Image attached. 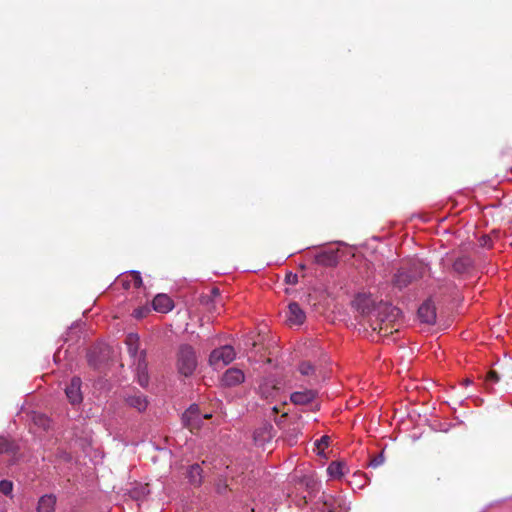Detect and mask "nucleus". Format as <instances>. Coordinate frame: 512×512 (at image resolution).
<instances>
[{
    "mask_svg": "<svg viewBox=\"0 0 512 512\" xmlns=\"http://www.w3.org/2000/svg\"><path fill=\"white\" fill-rule=\"evenodd\" d=\"M138 384L146 388L149 384L148 363L146 361V350H141L135 362Z\"/></svg>",
    "mask_w": 512,
    "mask_h": 512,
    "instance_id": "obj_9",
    "label": "nucleus"
},
{
    "mask_svg": "<svg viewBox=\"0 0 512 512\" xmlns=\"http://www.w3.org/2000/svg\"><path fill=\"white\" fill-rule=\"evenodd\" d=\"M492 240L489 236L482 235V248H491Z\"/></svg>",
    "mask_w": 512,
    "mask_h": 512,
    "instance_id": "obj_37",
    "label": "nucleus"
},
{
    "mask_svg": "<svg viewBox=\"0 0 512 512\" xmlns=\"http://www.w3.org/2000/svg\"><path fill=\"white\" fill-rule=\"evenodd\" d=\"M330 438L328 436H322L319 440L316 441L315 445L318 449V454H323L324 449L328 446Z\"/></svg>",
    "mask_w": 512,
    "mask_h": 512,
    "instance_id": "obj_27",
    "label": "nucleus"
},
{
    "mask_svg": "<svg viewBox=\"0 0 512 512\" xmlns=\"http://www.w3.org/2000/svg\"><path fill=\"white\" fill-rule=\"evenodd\" d=\"M125 343L128 348V353L132 358L138 359L140 352L139 350V336L136 333H129L126 336Z\"/></svg>",
    "mask_w": 512,
    "mask_h": 512,
    "instance_id": "obj_19",
    "label": "nucleus"
},
{
    "mask_svg": "<svg viewBox=\"0 0 512 512\" xmlns=\"http://www.w3.org/2000/svg\"><path fill=\"white\" fill-rule=\"evenodd\" d=\"M245 379L242 370L237 368H229L222 376V384L226 387H233L241 384Z\"/></svg>",
    "mask_w": 512,
    "mask_h": 512,
    "instance_id": "obj_12",
    "label": "nucleus"
},
{
    "mask_svg": "<svg viewBox=\"0 0 512 512\" xmlns=\"http://www.w3.org/2000/svg\"><path fill=\"white\" fill-rule=\"evenodd\" d=\"M130 274H131V276L133 278V282H134L135 287L136 288H140L142 286V284H143L140 272L132 270L130 272Z\"/></svg>",
    "mask_w": 512,
    "mask_h": 512,
    "instance_id": "obj_33",
    "label": "nucleus"
},
{
    "mask_svg": "<svg viewBox=\"0 0 512 512\" xmlns=\"http://www.w3.org/2000/svg\"><path fill=\"white\" fill-rule=\"evenodd\" d=\"M385 461V457H384V453L383 451L380 452L378 455L372 457L369 461V466L372 467V468H377L379 467L380 465H382Z\"/></svg>",
    "mask_w": 512,
    "mask_h": 512,
    "instance_id": "obj_26",
    "label": "nucleus"
},
{
    "mask_svg": "<svg viewBox=\"0 0 512 512\" xmlns=\"http://www.w3.org/2000/svg\"><path fill=\"white\" fill-rule=\"evenodd\" d=\"M356 480H358L356 482V484L358 485L359 488H363L369 481V478L365 475V474H354L353 476Z\"/></svg>",
    "mask_w": 512,
    "mask_h": 512,
    "instance_id": "obj_32",
    "label": "nucleus"
},
{
    "mask_svg": "<svg viewBox=\"0 0 512 512\" xmlns=\"http://www.w3.org/2000/svg\"><path fill=\"white\" fill-rule=\"evenodd\" d=\"M82 380L79 376L71 378L70 383L65 388V394L72 405H79L83 401Z\"/></svg>",
    "mask_w": 512,
    "mask_h": 512,
    "instance_id": "obj_7",
    "label": "nucleus"
},
{
    "mask_svg": "<svg viewBox=\"0 0 512 512\" xmlns=\"http://www.w3.org/2000/svg\"><path fill=\"white\" fill-rule=\"evenodd\" d=\"M110 347L105 344L93 346L87 353V362L93 369H100L110 359Z\"/></svg>",
    "mask_w": 512,
    "mask_h": 512,
    "instance_id": "obj_5",
    "label": "nucleus"
},
{
    "mask_svg": "<svg viewBox=\"0 0 512 512\" xmlns=\"http://www.w3.org/2000/svg\"><path fill=\"white\" fill-rule=\"evenodd\" d=\"M13 491V483L10 480H1L0 481V492L5 496H11Z\"/></svg>",
    "mask_w": 512,
    "mask_h": 512,
    "instance_id": "obj_25",
    "label": "nucleus"
},
{
    "mask_svg": "<svg viewBox=\"0 0 512 512\" xmlns=\"http://www.w3.org/2000/svg\"><path fill=\"white\" fill-rule=\"evenodd\" d=\"M236 353L230 345L214 349L209 356V363L214 369H221L235 359Z\"/></svg>",
    "mask_w": 512,
    "mask_h": 512,
    "instance_id": "obj_4",
    "label": "nucleus"
},
{
    "mask_svg": "<svg viewBox=\"0 0 512 512\" xmlns=\"http://www.w3.org/2000/svg\"><path fill=\"white\" fill-rule=\"evenodd\" d=\"M269 385H271L273 390H278L279 389V387L277 386V383L275 382V380H270V381L266 382L263 387H261L262 391L264 392V389L266 387H268Z\"/></svg>",
    "mask_w": 512,
    "mask_h": 512,
    "instance_id": "obj_39",
    "label": "nucleus"
},
{
    "mask_svg": "<svg viewBox=\"0 0 512 512\" xmlns=\"http://www.w3.org/2000/svg\"><path fill=\"white\" fill-rule=\"evenodd\" d=\"M426 272V266L418 261L414 260L409 262L407 266H402L397 270L392 279L394 287L402 290L414 281L422 278Z\"/></svg>",
    "mask_w": 512,
    "mask_h": 512,
    "instance_id": "obj_2",
    "label": "nucleus"
},
{
    "mask_svg": "<svg viewBox=\"0 0 512 512\" xmlns=\"http://www.w3.org/2000/svg\"><path fill=\"white\" fill-rule=\"evenodd\" d=\"M285 282L289 285L298 283V275L296 273L288 272L285 276Z\"/></svg>",
    "mask_w": 512,
    "mask_h": 512,
    "instance_id": "obj_34",
    "label": "nucleus"
},
{
    "mask_svg": "<svg viewBox=\"0 0 512 512\" xmlns=\"http://www.w3.org/2000/svg\"><path fill=\"white\" fill-rule=\"evenodd\" d=\"M315 263L325 267H335L338 264V252L336 250L322 251L315 255Z\"/></svg>",
    "mask_w": 512,
    "mask_h": 512,
    "instance_id": "obj_14",
    "label": "nucleus"
},
{
    "mask_svg": "<svg viewBox=\"0 0 512 512\" xmlns=\"http://www.w3.org/2000/svg\"><path fill=\"white\" fill-rule=\"evenodd\" d=\"M316 396L315 390L296 391L291 394L290 400L295 405H305L312 402Z\"/></svg>",
    "mask_w": 512,
    "mask_h": 512,
    "instance_id": "obj_17",
    "label": "nucleus"
},
{
    "mask_svg": "<svg viewBox=\"0 0 512 512\" xmlns=\"http://www.w3.org/2000/svg\"><path fill=\"white\" fill-rule=\"evenodd\" d=\"M199 301L202 305L208 307L209 309H212L215 307V304L219 301H216L209 293L202 294L199 298Z\"/></svg>",
    "mask_w": 512,
    "mask_h": 512,
    "instance_id": "obj_24",
    "label": "nucleus"
},
{
    "mask_svg": "<svg viewBox=\"0 0 512 512\" xmlns=\"http://www.w3.org/2000/svg\"><path fill=\"white\" fill-rule=\"evenodd\" d=\"M202 468L199 464H193L189 467V470L187 472V477L189 479V482L193 485V486H200L202 484V479H203V476H202Z\"/></svg>",
    "mask_w": 512,
    "mask_h": 512,
    "instance_id": "obj_20",
    "label": "nucleus"
},
{
    "mask_svg": "<svg viewBox=\"0 0 512 512\" xmlns=\"http://www.w3.org/2000/svg\"><path fill=\"white\" fill-rule=\"evenodd\" d=\"M148 493H149L148 487H147V485H144V486H140L139 488H135L131 492V495L133 498L140 499L141 497H144Z\"/></svg>",
    "mask_w": 512,
    "mask_h": 512,
    "instance_id": "obj_29",
    "label": "nucleus"
},
{
    "mask_svg": "<svg viewBox=\"0 0 512 512\" xmlns=\"http://www.w3.org/2000/svg\"><path fill=\"white\" fill-rule=\"evenodd\" d=\"M313 370H314V367L310 363H307V362H303L299 366V371L302 375H309L313 372Z\"/></svg>",
    "mask_w": 512,
    "mask_h": 512,
    "instance_id": "obj_31",
    "label": "nucleus"
},
{
    "mask_svg": "<svg viewBox=\"0 0 512 512\" xmlns=\"http://www.w3.org/2000/svg\"><path fill=\"white\" fill-rule=\"evenodd\" d=\"M209 294L216 300L219 301L218 298L220 297V290L217 287H213Z\"/></svg>",
    "mask_w": 512,
    "mask_h": 512,
    "instance_id": "obj_38",
    "label": "nucleus"
},
{
    "mask_svg": "<svg viewBox=\"0 0 512 512\" xmlns=\"http://www.w3.org/2000/svg\"><path fill=\"white\" fill-rule=\"evenodd\" d=\"M335 503H336V501L334 499H328L324 502V506L326 507L328 512H334L335 511Z\"/></svg>",
    "mask_w": 512,
    "mask_h": 512,
    "instance_id": "obj_36",
    "label": "nucleus"
},
{
    "mask_svg": "<svg viewBox=\"0 0 512 512\" xmlns=\"http://www.w3.org/2000/svg\"><path fill=\"white\" fill-rule=\"evenodd\" d=\"M31 422L38 428L46 431L51 426V420L43 413L39 412H32L31 416Z\"/></svg>",
    "mask_w": 512,
    "mask_h": 512,
    "instance_id": "obj_21",
    "label": "nucleus"
},
{
    "mask_svg": "<svg viewBox=\"0 0 512 512\" xmlns=\"http://www.w3.org/2000/svg\"><path fill=\"white\" fill-rule=\"evenodd\" d=\"M150 312V308L147 306L139 307L133 311V316L136 319H142L147 316V314Z\"/></svg>",
    "mask_w": 512,
    "mask_h": 512,
    "instance_id": "obj_30",
    "label": "nucleus"
},
{
    "mask_svg": "<svg viewBox=\"0 0 512 512\" xmlns=\"http://www.w3.org/2000/svg\"><path fill=\"white\" fill-rule=\"evenodd\" d=\"M471 383H472V380H471L470 378H466V379L464 380V384H465V385H469V384H471Z\"/></svg>",
    "mask_w": 512,
    "mask_h": 512,
    "instance_id": "obj_41",
    "label": "nucleus"
},
{
    "mask_svg": "<svg viewBox=\"0 0 512 512\" xmlns=\"http://www.w3.org/2000/svg\"><path fill=\"white\" fill-rule=\"evenodd\" d=\"M305 312L298 303L292 302L288 306V321L294 325H300L305 321Z\"/></svg>",
    "mask_w": 512,
    "mask_h": 512,
    "instance_id": "obj_16",
    "label": "nucleus"
},
{
    "mask_svg": "<svg viewBox=\"0 0 512 512\" xmlns=\"http://www.w3.org/2000/svg\"><path fill=\"white\" fill-rule=\"evenodd\" d=\"M153 309L159 313H168L174 307V303L166 294H158L152 301Z\"/></svg>",
    "mask_w": 512,
    "mask_h": 512,
    "instance_id": "obj_15",
    "label": "nucleus"
},
{
    "mask_svg": "<svg viewBox=\"0 0 512 512\" xmlns=\"http://www.w3.org/2000/svg\"><path fill=\"white\" fill-rule=\"evenodd\" d=\"M377 304H374L372 299L365 295H359L353 301V306L356 308L358 312L362 315H371L373 317V308Z\"/></svg>",
    "mask_w": 512,
    "mask_h": 512,
    "instance_id": "obj_13",
    "label": "nucleus"
},
{
    "mask_svg": "<svg viewBox=\"0 0 512 512\" xmlns=\"http://www.w3.org/2000/svg\"><path fill=\"white\" fill-rule=\"evenodd\" d=\"M182 424L191 431L202 426V414L197 404H191L182 414Z\"/></svg>",
    "mask_w": 512,
    "mask_h": 512,
    "instance_id": "obj_6",
    "label": "nucleus"
},
{
    "mask_svg": "<svg viewBox=\"0 0 512 512\" xmlns=\"http://www.w3.org/2000/svg\"><path fill=\"white\" fill-rule=\"evenodd\" d=\"M418 317L421 322L434 324L436 321V309L431 300H426L418 309Z\"/></svg>",
    "mask_w": 512,
    "mask_h": 512,
    "instance_id": "obj_11",
    "label": "nucleus"
},
{
    "mask_svg": "<svg viewBox=\"0 0 512 512\" xmlns=\"http://www.w3.org/2000/svg\"><path fill=\"white\" fill-rule=\"evenodd\" d=\"M401 311L399 308L387 302H379L373 308L374 320L371 324L373 330L388 335L393 333L395 323L400 319Z\"/></svg>",
    "mask_w": 512,
    "mask_h": 512,
    "instance_id": "obj_1",
    "label": "nucleus"
},
{
    "mask_svg": "<svg viewBox=\"0 0 512 512\" xmlns=\"http://www.w3.org/2000/svg\"><path fill=\"white\" fill-rule=\"evenodd\" d=\"M500 377L498 375V373L495 371V370H490L486 376H485V380H484V383H485V388L487 390H490V386L497 383L499 381Z\"/></svg>",
    "mask_w": 512,
    "mask_h": 512,
    "instance_id": "obj_23",
    "label": "nucleus"
},
{
    "mask_svg": "<svg viewBox=\"0 0 512 512\" xmlns=\"http://www.w3.org/2000/svg\"><path fill=\"white\" fill-rule=\"evenodd\" d=\"M451 266L454 273L464 277L470 276L475 270L473 260L467 255L457 257Z\"/></svg>",
    "mask_w": 512,
    "mask_h": 512,
    "instance_id": "obj_8",
    "label": "nucleus"
},
{
    "mask_svg": "<svg viewBox=\"0 0 512 512\" xmlns=\"http://www.w3.org/2000/svg\"><path fill=\"white\" fill-rule=\"evenodd\" d=\"M343 469H344L343 463L333 461L329 464V466L327 468V473L332 478H340L344 474Z\"/></svg>",
    "mask_w": 512,
    "mask_h": 512,
    "instance_id": "obj_22",
    "label": "nucleus"
},
{
    "mask_svg": "<svg viewBox=\"0 0 512 512\" xmlns=\"http://www.w3.org/2000/svg\"><path fill=\"white\" fill-rule=\"evenodd\" d=\"M216 491L218 494L224 495L228 491V485L223 481H219L216 485Z\"/></svg>",
    "mask_w": 512,
    "mask_h": 512,
    "instance_id": "obj_35",
    "label": "nucleus"
},
{
    "mask_svg": "<svg viewBox=\"0 0 512 512\" xmlns=\"http://www.w3.org/2000/svg\"><path fill=\"white\" fill-rule=\"evenodd\" d=\"M211 417H212V415H211V414H204V415H202V421H203L204 419H209V418H211Z\"/></svg>",
    "mask_w": 512,
    "mask_h": 512,
    "instance_id": "obj_40",
    "label": "nucleus"
},
{
    "mask_svg": "<svg viewBox=\"0 0 512 512\" xmlns=\"http://www.w3.org/2000/svg\"><path fill=\"white\" fill-rule=\"evenodd\" d=\"M56 496L45 494L40 497L37 505V512H54L56 506Z\"/></svg>",
    "mask_w": 512,
    "mask_h": 512,
    "instance_id": "obj_18",
    "label": "nucleus"
},
{
    "mask_svg": "<svg viewBox=\"0 0 512 512\" xmlns=\"http://www.w3.org/2000/svg\"><path fill=\"white\" fill-rule=\"evenodd\" d=\"M125 404L137 410L138 412H144L149 404L147 397L139 391L134 394H126L123 397Z\"/></svg>",
    "mask_w": 512,
    "mask_h": 512,
    "instance_id": "obj_10",
    "label": "nucleus"
},
{
    "mask_svg": "<svg viewBox=\"0 0 512 512\" xmlns=\"http://www.w3.org/2000/svg\"><path fill=\"white\" fill-rule=\"evenodd\" d=\"M197 366L196 353L192 346L183 344L177 353V367L180 374L188 377L193 374Z\"/></svg>",
    "mask_w": 512,
    "mask_h": 512,
    "instance_id": "obj_3",
    "label": "nucleus"
},
{
    "mask_svg": "<svg viewBox=\"0 0 512 512\" xmlns=\"http://www.w3.org/2000/svg\"><path fill=\"white\" fill-rule=\"evenodd\" d=\"M12 449V443L5 437L0 436V454L9 453Z\"/></svg>",
    "mask_w": 512,
    "mask_h": 512,
    "instance_id": "obj_28",
    "label": "nucleus"
}]
</instances>
